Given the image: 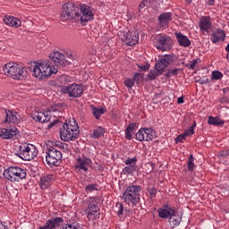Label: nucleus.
Instances as JSON below:
<instances>
[{
  "label": "nucleus",
  "instance_id": "c03bdc74",
  "mask_svg": "<svg viewBox=\"0 0 229 229\" xmlns=\"http://www.w3.org/2000/svg\"><path fill=\"white\" fill-rule=\"evenodd\" d=\"M148 4H149V1L148 0H143L140 5H139V12H140L142 9L146 8V6H148Z\"/></svg>",
  "mask_w": 229,
  "mask_h": 229
},
{
  "label": "nucleus",
  "instance_id": "58836bf2",
  "mask_svg": "<svg viewBox=\"0 0 229 229\" xmlns=\"http://www.w3.org/2000/svg\"><path fill=\"white\" fill-rule=\"evenodd\" d=\"M85 191L87 194H90L91 192H94V191H98V184H89L85 188Z\"/></svg>",
  "mask_w": 229,
  "mask_h": 229
},
{
  "label": "nucleus",
  "instance_id": "864d4df0",
  "mask_svg": "<svg viewBox=\"0 0 229 229\" xmlns=\"http://www.w3.org/2000/svg\"><path fill=\"white\" fill-rule=\"evenodd\" d=\"M223 92H224V96H227L229 95V88H224L223 89Z\"/></svg>",
  "mask_w": 229,
  "mask_h": 229
},
{
  "label": "nucleus",
  "instance_id": "6e6552de",
  "mask_svg": "<svg viewBox=\"0 0 229 229\" xmlns=\"http://www.w3.org/2000/svg\"><path fill=\"white\" fill-rule=\"evenodd\" d=\"M15 155L21 160L30 161L38 155V149L34 145L24 143L18 147Z\"/></svg>",
  "mask_w": 229,
  "mask_h": 229
},
{
  "label": "nucleus",
  "instance_id": "6ab92c4d",
  "mask_svg": "<svg viewBox=\"0 0 229 229\" xmlns=\"http://www.w3.org/2000/svg\"><path fill=\"white\" fill-rule=\"evenodd\" d=\"M19 130L14 126H9L7 128L0 127V137L1 139H4L5 140H10L15 135H18Z\"/></svg>",
  "mask_w": 229,
  "mask_h": 229
},
{
  "label": "nucleus",
  "instance_id": "4c0bfd02",
  "mask_svg": "<svg viewBox=\"0 0 229 229\" xmlns=\"http://www.w3.org/2000/svg\"><path fill=\"white\" fill-rule=\"evenodd\" d=\"M115 208L117 216H123V212L124 210V206H123V203L117 202L115 205Z\"/></svg>",
  "mask_w": 229,
  "mask_h": 229
},
{
  "label": "nucleus",
  "instance_id": "5fc2aeb1",
  "mask_svg": "<svg viewBox=\"0 0 229 229\" xmlns=\"http://www.w3.org/2000/svg\"><path fill=\"white\" fill-rule=\"evenodd\" d=\"M178 105H183V97H180L177 98Z\"/></svg>",
  "mask_w": 229,
  "mask_h": 229
},
{
  "label": "nucleus",
  "instance_id": "e2e57ef3",
  "mask_svg": "<svg viewBox=\"0 0 229 229\" xmlns=\"http://www.w3.org/2000/svg\"><path fill=\"white\" fill-rule=\"evenodd\" d=\"M228 58H229V54H228V52H227L226 60H228Z\"/></svg>",
  "mask_w": 229,
  "mask_h": 229
},
{
  "label": "nucleus",
  "instance_id": "bf43d9fd",
  "mask_svg": "<svg viewBox=\"0 0 229 229\" xmlns=\"http://www.w3.org/2000/svg\"><path fill=\"white\" fill-rule=\"evenodd\" d=\"M225 51H226V52L228 53V55H229V44L226 46Z\"/></svg>",
  "mask_w": 229,
  "mask_h": 229
},
{
  "label": "nucleus",
  "instance_id": "b1692460",
  "mask_svg": "<svg viewBox=\"0 0 229 229\" xmlns=\"http://www.w3.org/2000/svg\"><path fill=\"white\" fill-rule=\"evenodd\" d=\"M4 22L7 26H11V28H21L22 26V21L13 16H4Z\"/></svg>",
  "mask_w": 229,
  "mask_h": 229
},
{
  "label": "nucleus",
  "instance_id": "1a4fd4ad",
  "mask_svg": "<svg viewBox=\"0 0 229 229\" xmlns=\"http://www.w3.org/2000/svg\"><path fill=\"white\" fill-rule=\"evenodd\" d=\"M46 162L47 165L50 167L58 166L62 162V152L56 148H55V144L52 143V146L47 147L46 151Z\"/></svg>",
  "mask_w": 229,
  "mask_h": 229
},
{
  "label": "nucleus",
  "instance_id": "473e14b6",
  "mask_svg": "<svg viewBox=\"0 0 229 229\" xmlns=\"http://www.w3.org/2000/svg\"><path fill=\"white\" fill-rule=\"evenodd\" d=\"M180 71H182L180 68L169 69L165 73V78H173V76H178Z\"/></svg>",
  "mask_w": 229,
  "mask_h": 229
},
{
  "label": "nucleus",
  "instance_id": "4be33fe9",
  "mask_svg": "<svg viewBox=\"0 0 229 229\" xmlns=\"http://www.w3.org/2000/svg\"><path fill=\"white\" fill-rule=\"evenodd\" d=\"M159 26L164 30L169 28V22L173 21V13H164L158 16Z\"/></svg>",
  "mask_w": 229,
  "mask_h": 229
},
{
  "label": "nucleus",
  "instance_id": "c9c22d12",
  "mask_svg": "<svg viewBox=\"0 0 229 229\" xmlns=\"http://www.w3.org/2000/svg\"><path fill=\"white\" fill-rule=\"evenodd\" d=\"M56 148H59L60 149H63L64 153H67L69 151V145L67 143H62V142H57L55 144Z\"/></svg>",
  "mask_w": 229,
  "mask_h": 229
},
{
  "label": "nucleus",
  "instance_id": "052dcab7",
  "mask_svg": "<svg viewBox=\"0 0 229 229\" xmlns=\"http://www.w3.org/2000/svg\"><path fill=\"white\" fill-rule=\"evenodd\" d=\"M68 58L70 59V60H72V55H68Z\"/></svg>",
  "mask_w": 229,
  "mask_h": 229
},
{
  "label": "nucleus",
  "instance_id": "8fccbe9b",
  "mask_svg": "<svg viewBox=\"0 0 229 229\" xmlns=\"http://www.w3.org/2000/svg\"><path fill=\"white\" fill-rule=\"evenodd\" d=\"M220 157H229V150L221 151L220 152Z\"/></svg>",
  "mask_w": 229,
  "mask_h": 229
},
{
  "label": "nucleus",
  "instance_id": "f8f14e48",
  "mask_svg": "<svg viewBox=\"0 0 229 229\" xmlns=\"http://www.w3.org/2000/svg\"><path fill=\"white\" fill-rule=\"evenodd\" d=\"M135 137L136 140H139L140 142H149V140L157 139V132L151 127L141 128L136 132Z\"/></svg>",
  "mask_w": 229,
  "mask_h": 229
},
{
  "label": "nucleus",
  "instance_id": "2f4dec72",
  "mask_svg": "<svg viewBox=\"0 0 229 229\" xmlns=\"http://www.w3.org/2000/svg\"><path fill=\"white\" fill-rule=\"evenodd\" d=\"M187 165H188V171H191V173H193L194 169H196V165H194V156L190 155L187 161Z\"/></svg>",
  "mask_w": 229,
  "mask_h": 229
},
{
  "label": "nucleus",
  "instance_id": "bb28decb",
  "mask_svg": "<svg viewBox=\"0 0 229 229\" xmlns=\"http://www.w3.org/2000/svg\"><path fill=\"white\" fill-rule=\"evenodd\" d=\"M135 130H137V123H130L127 126L125 129V139H127V140L133 139V131H135Z\"/></svg>",
  "mask_w": 229,
  "mask_h": 229
},
{
  "label": "nucleus",
  "instance_id": "0eeeda50",
  "mask_svg": "<svg viewBox=\"0 0 229 229\" xmlns=\"http://www.w3.org/2000/svg\"><path fill=\"white\" fill-rule=\"evenodd\" d=\"M3 174L5 180H8L13 183H17L21 180H24L28 175L26 169L19 166H10L4 171Z\"/></svg>",
  "mask_w": 229,
  "mask_h": 229
},
{
  "label": "nucleus",
  "instance_id": "393cba45",
  "mask_svg": "<svg viewBox=\"0 0 229 229\" xmlns=\"http://www.w3.org/2000/svg\"><path fill=\"white\" fill-rule=\"evenodd\" d=\"M175 36L178 44L181 45L182 47H189V46H191V39H189L187 36L182 34V32H176Z\"/></svg>",
  "mask_w": 229,
  "mask_h": 229
},
{
  "label": "nucleus",
  "instance_id": "9d476101",
  "mask_svg": "<svg viewBox=\"0 0 229 229\" xmlns=\"http://www.w3.org/2000/svg\"><path fill=\"white\" fill-rule=\"evenodd\" d=\"M153 44L159 51H171L173 49V38L165 34H157Z\"/></svg>",
  "mask_w": 229,
  "mask_h": 229
},
{
  "label": "nucleus",
  "instance_id": "a211bd4d",
  "mask_svg": "<svg viewBox=\"0 0 229 229\" xmlns=\"http://www.w3.org/2000/svg\"><path fill=\"white\" fill-rule=\"evenodd\" d=\"M3 114L5 115L4 123H12L13 124H19V123H21V115H19V113L4 109Z\"/></svg>",
  "mask_w": 229,
  "mask_h": 229
},
{
  "label": "nucleus",
  "instance_id": "72a5a7b5",
  "mask_svg": "<svg viewBox=\"0 0 229 229\" xmlns=\"http://www.w3.org/2000/svg\"><path fill=\"white\" fill-rule=\"evenodd\" d=\"M182 222V217L180 216H172L170 217V225L172 228H175V226H178L180 223Z\"/></svg>",
  "mask_w": 229,
  "mask_h": 229
},
{
  "label": "nucleus",
  "instance_id": "f3484780",
  "mask_svg": "<svg viewBox=\"0 0 229 229\" xmlns=\"http://www.w3.org/2000/svg\"><path fill=\"white\" fill-rule=\"evenodd\" d=\"M122 40L127 46H135L139 42V33L136 31L123 32Z\"/></svg>",
  "mask_w": 229,
  "mask_h": 229
},
{
  "label": "nucleus",
  "instance_id": "9b49d317",
  "mask_svg": "<svg viewBox=\"0 0 229 229\" xmlns=\"http://www.w3.org/2000/svg\"><path fill=\"white\" fill-rule=\"evenodd\" d=\"M85 88L81 84L72 83L67 86H64L61 89V92L68 98H78L83 95Z\"/></svg>",
  "mask_w": 229,
  "mask_h": 229
},
{
  "label": "nucleus",
  "instance_id": "7c9ffc66",
  "mask_svg": "<svg viewBox=\"0 0 229 229\" xmlns=\"http://www.w3.org/2000/svg\"><path fill=\"white\" fill-rule=\"evenodd\" d=\"M92 114L96 119H100L101 115L105 114V109L92 106Z\"/></svg>",
  "mask_w": 229,
  "mask_h": 229
},
{
  "label": "nucleus",
  "instance_id": "79ce46f5",
  "mask_svg": "<svg viewBox=\"0 0 229 229\" xmlns=\"http://www.w3.org/2000/svg\"><path fill=\"white\" fill-rule=\"evenodd\" d=\"M124 85L128 89H131V87H133V85H135V81H133V79H127L124 81Z\"/></svg>",
  "mask_w": 229,
  "mask_h": 229
},
{
  "label": "nucleus",
  "instance_id": "c85d7f7f",
  "mask_svg": "<svg viewBox=\"0 0 229 229\" xmlns=\"http://www.w3.org/2000/svg\"><path fill=\"white\" fill-rule=\"evenodd\" d=\"M105 135V129L103 127L98 126L94 131L93 133L90 134L91 139H99Z\"/></svg>",
  "mask_w": 229,
  "mask_h": 229
},
{
  "label": "nucleus",
  "instance_id": "603ef678",
  "mask_svg": "<svg viewBox=\"0 0 229 229\" xmlns=\"http://www.w3.org/2000/svg\"><path fill=\"white\" fill-rule=\"evenodd\" d=\"M139 78H140V73H135L134 79H132V80H133V81H139Z\"/></svg>",
  "mask_w": 229,
  "mask_h": 229
},
{
  "label": "nucleus",
  "instance_id": "49530a36",
  "mask_svg": "<svg viewBox=\"0 0 229 229\" xmlns=\"http://www.w3.org/2000/svg\"><path fill=\"white\" fill-rule=\"evenodd\" d=\"M157 188L148 189V193L150 198H155V196H157Z\"/></svg>",
  "mask_w": 229,
  "mask_h": 229
},
{
  "label": "nucleus",
  "instance_id": "6e6d98bb",
  "mask_svg": "<svg viewBox=\"0 0 229 229\" xmlns=\"http://www.w3.org/2000/svg\"><path fill=\"white\" fill-rule=\"evenodd\" d=\"M216 0H207L206 1V3H207V4H208L209 6H212V5H214V2H215Z\"/></svg>",
  "mask_w": 229,
  "mask_h": 229
},
{
  "label": "nucleus",
  "instance_id": "20e7f679",
  "mask_svg": "<svg viewBox=\"0 0 229 229\" xmlns=\"http://www.w3.org/2000/svg\"><path fill=\"white\" fill-rule=\"evenodd\" d=\"M140 192H142L141 185L130 183L123 191V199L127 205L137 207L140 203Z\"/></svg>",
  "mask_w": 229,
  "mask_h": 229
},
{
  "label": "nucleus",
  "instance_id": "ea45409f",
  "mask_svg": "<svg viewBox=\"0 0 229 229\" xmlns=\"http://www.w3.org/2000/svg\"><path fill=\"white\" fill-rule=\"evenodd\" d=\"M223 78V72L219 71L212 72L211 80H221Z\"/></svg>",
  "mask_w": 229,
  "mask_h": 229
},
{
  "label": "nucleus",
  "instance_id": "5701e85b",
  "mask_svg": "<svg viewBox=\"0 0 229 229\" xmlns=\"http://www.w3.org/2000/svg\"><path fill=\"white\" fill-rule=\"evenodd\" d=\"M54 180H55V175L51 174L41 177L39 182L40 189H42V191H46L47 189H49Z\"/></svg>",
  "mask_w": 229,
  "mask_h": 229
},
{
  "label": "nucleus",
  "instance_id": "412c9836",
  "mask_svg": "<svg viewBox=\"0 0 229 229\" xmlns=\"http://www.w3.org/2000/svg\"><path fill=\"white\" fill-rule=\"evenodd\" d=\"M199 26L200 28V31L205 33H210V30H212V21H210V17L202 16L199 20Z\"/></svg>",
  "mask_w": 229,
  "mask_h": 229
},
{
  "label": "nucleus",
  "instance_id": "7ed1b4c3",
  "mask_svg": "<svg viewBox=\"0 0 229 229\" xmlns=\"http://www.w3.org/2000/svg\"><path fill=\"white\" fill-rule=\"evenodd\" d=\"M52 115L57 118L64 117V104L50 106L47 111H36L31 117L38 123H49Z\"/></svg>",
  "mask_w": 229,
  "mask_h": 229
},
{
  "label": "nucleus",
  "instance_id": "dca6fc26",
  "mask_svg": "<svg viewBox=\"0 0 229 229\" xmlns=\"http://www.w3.org/2000/svg\"><path fill=\"white\" fill-rule=\"evenodd\" d=\"M158 217L161 219H170V217H176V208L165 204L161 208L157 210Z\"/></svg>",
  "mask_w": 229,
  "mask_h": 229
},
{
  "label": "nucleus",
  "instance_id": "ddd939ff",
  "mask_svg": "<svg viewBox=\"0 0 229 229\" xmlns=\"http://www.w3.org/2000/svg\"><path fill=\"white\" fill-rule=\"evenodd\" d=\"M174 62V56L171 55H165L159 57L158 62L156 63L155 68L156 71L159 72V74H164L165 69L169 67V65H173Z\"/></svg>",
  "mask_w": 229,
  "mask_h": 229
},
{
  "label": "nucleus",
  "instance_id": "aec40b11",
  "mask_svg": "<svg viewBox=\"0 0 229 229\" xmlns=\"http://www.w3.org/2000/svg\"><path fill=\"white\" fill-rule=\"evenodd\" d=\"M62 223H64L63 217H55L47 220L44 225H41L38 227V229H56L59 228V226L62 225Z\"/></svg>",
  "mask_w": 229,
  "mask_h": 229
},
{
  "label": "nucleus",
  "instance_id": "a878e982",
  "mask_svg": "<svg viewBox=\"0 0 229 229\" xmlns=\"http://www.w3.org/2000/svg\"><path fill=\"white\" fill-rule=\"evenodd\" d=\"M225 37H226L225 30L218 29L211 35V42L217 44L220 40H225Z\"/></svg>",
  "mask_w": 229,
  "mask_h": 229
},
{
  "label": "nucleus",
  "instance_id": "f03ea898",
  "mask_svg": "<svg viewBox=\"0 0 229 229\" xmlns=\"http://www.w3.org/2000/svg\"><path fill=\"white\" fill-rule=\"evenodd\" d=\"M62 21H80L81 23L94 21V9L87 4L68 2L63 4Z\"/></svg>",
  "mask_w": 229,
  "mask_h": 229
},
{
  "label": "nucleus",
  "instance_id": "4468645a",
  "mask_svg": "<svg viewBox=\"0 0 229 229\" xmlns=\"http://www.w3.org/2000/svg\"><path fill=\"white\" fill-rule=\"evenodd\" d=\"M99 206L98 205V200L93 199L89 201L88 208H86V216L89 221H94L99 219Z\"/></svg>",
  "mask_w": 229,
  "mask_h": 229
},
{
  "label": "nucleus",
  "instance_id": "c756f323",
  "mask_svg": "<svg viewBox=\"0 0 229 229\" xmlns=\"http://www.w3.org/2000/svg\"><path fill=\"white\" fill-rule=\"evenodd\" d=\"M136 171H137V165H127V166H125L123 169V174H125V175L131 174V176H133V173H135Z\"/></svg>",
  "mask_w": 229,
  "mask_h": 229
},
{
  "label": "nucleus",
  "instance_id": "423d86ee",
  "mask_svg": "<svg viewBox=\"0 0 229 229\" xmlns=\"http://www.w3.org/2000/svg\"><path fill=\"white\" fill-rule=\"evenodd\" d=\"M5 76L13 80H24L26 78V68L17 64L16 63H9L4 66Z\"/></svg>",
  "mask_w": 229,
  "mask_h": 229
},
{
  "label": "nucleus",
  "instance_id": "cd10ccee",
  "mask_svg": "<svg viewBox=\"0 0 229 229\" xmlns=\"http://www.w3.org/2000/svg\"><path fill=\"white\" fill-rule=\"evenodd\" d=\"M208 123L211 126H223L225 122L219 117L208 116Z\"/></svg>",
  "mask_w": 229,
  "mask_h": 229
},
{
  "label": "nucleus",
  "instance_id": "3c124183",
  "mask_svg": "<svg viewBox=\"0 0 229 229\" xmlns=\"http://www.w3.org/2000/svg\"><path fill=\"white\" fill-rule=\"evenodd\" d=\"M208 79L206 80H199V83H200V85H207V83H208Z\"/></svg>",
  "mask_w": 229,
  "mask_h": 229
},
{
  "label": "nucleus",
  "instance_id": "39448f33",
  "mask_svg": "<svg viewBox=\"0 0 229 229\" xmlns=\"http://www.w3.org/2000/svg\"><path fill=\"white\" fill-rule=\"evenodd\" d=\"M60 137L64 142L76 140L80 137V126L74 118L69 120L64 124V129L60 131Z\"/></svg>",
  "mask_w": 229,
  "mask_h": 229
},
{
  "label": "nucleus",
  "instance_id": "680f3d73",
  "mask_svg": "<svg viewBox=\"0 0 229 229\" xmlns=\"http://www.w3.org/2000/svg\"><path fill=\"white\" fill-rule=\"evenodd\" d=\"M186 3H189V4H191V3H192V0H185Z\"/></svg>",
  "mask_w": 229,
  "mask_h": 229
},
{
  "label": "nucleus",
  "instance_id": "a19ab883",
  "mask_svg": "<svg viewBox=\"0 0 229 229\" xmlns=\"http://www.w3.org/2000/svg\"><path fill=\"white\" fill-rule=\"evenodd\" d=\"M196 65H198V59L191 61L190 64H186V67H188V69H191V71H194V69H196Z\"/></svg>",
  "mask_w": 229,
  "mask_h": 229
},
{
  "label": "nucleus",
  "instance_id": "de8ad7c7",
  "mask_svg": "<svg viewBox=\"0 0 229 229\" xmlns=\"http://www.w3.org/2000/svg\"><path fill=\"white\" fill-rule=\"evenodd\" d=\"M219 103H229V98L227 96H225L219 99Z\"/></svg>",
  "mask_w": 229,
  "mask_h": 229
},
{
  "label": "nucleus",
  "instance_id": "a18cd8bd",
  "mask_svg": "<svg viewBox=\"0 0 229 229\" xmlns=\"http://www.w3.org/2000/svg\"><path fill=\"white\" fill-rule=\"evenodd\" d=\"M185 139H187V136L184 134V132L182 134H180L176 139L175 141L176 142H183V140H185Z\"/></svg>",
  "mask_w": 229,
  "mask_h": 229
},
{
  "label": "nucleus",
  "instance_id": "e433bc0d",
  "mask_svg": "<svg viewBox=\"0 0 229 229\" xmlns=\"http://www.w3.org/2000/svg\"><path fill=\"white\" fill-rule=\"evenodd\" d=\"M139 159L137 157H127V160L124 161L125 165H137Z\"/></svg>",
  "mask_w": 229,
  "mask_h": 229
},
{
  "label": "nucleus",
  "instance_id": "37998d69",
  "mask_svg": "<svg viewBox=\"0 0 229 229\" xmlns=\"http://www.w3.org/2000/svg\"><path fill=\"white\" fill-rule=\"evenodd\" d=\"M186 137H191V135H194V129L192 127H189L188 130H185L184 132Z\"/></svg>",
  "mask_w": 229,
  "mask_h": 229
},
{
  "label": "nucleus",
  "instance_id": "4d7b16f0",
  "mask_svg": "<svg viewBox=\"0 0 229 229\" xmlns=\"http://www.w3.org/2000/svg\"><path fill=\"white\" fill-rule=\"evenodd\" d=\"M0 229H8V226L4 225L3 222H0Z\"/></svg>",
  "mask_w": 229,
  "mask_h": 229
},
{
  "label": "nucleus",
  "instance_id": "f704fd0d",
  "mask_svg": "<svg viewBox=\"0 0 229 229\" xmlns=\"http://www.w3.org/2000/svg\"><path fill=\"white\" fill-rule=\"evenodd\" d=\"M160 72L157 70H150V72L148 74V78L150 81H153V80H156L157 76H160Z\"/></svg>",
  "mask_w": 229,
  "mask_h": 229
},
{
  "label": "nucleus",
  "instance_id": "09e8293b",
  "mask_svg": "<svg viewBox=\"0 0 229 229\" xmlns=\"http://www.w3.org/2000/svg\"><path fill=\"white\" fill-rule=\"evenodd\" d=\"M139 69H140V71H149V66L148 65H139Z\"/></svg>",
  "mask_w": 229,
  "mask_h": 229
},
{
  "label": "nucleus",
  "instance_id": "2eb2a0df",
  "mask_svg": "<svg viewBox=\"0 0 229 229\" xmlns=\"http://www.w3.org/2000/svg\"><path fill=\"white\" fill-rule=\"evenodd\" d=\"M89 167H92V159L85 156L79 157L76 159L75 169L82 171L83 173H88Z\"/></svg>",
  "mask_w": 229,
  "mask_h": 229
},
{
  "label": "nucleus",
  "instance_id": "f257e3e1",
  "mask_svg": "<svg viewBox=\"0 0 229 229\" xmlns=\"http://www.w3.org/2000/svg\"><path fill=\"white\" fill-rule=\"evenodd\" d=\"M71 61L65 59V55L59 52H54L50 55L49 59L46 61L34 62L30 67L33 76L38 80H46L52 74L58 72V67L62 65H70Z\"/></svg>",
  "mask_w": 229,
  "mask_h": 229
},
{
  "label": "nucleus",
  "instance_id": "13d9d810",
  "mask_svg": "<svg viewBox=\"0 0 229 229\" xmlns=\"http://www.w3.org/2000/svg\"><path fill=\"white\" fill-rule=\"evenodd\" d=\"M191 128H192L194 130V128H196V121L193 122V124L191 126H190Z\"/></svg>",
  "mask_w": 229,
  "mask_h": 229
}]
</instances>
